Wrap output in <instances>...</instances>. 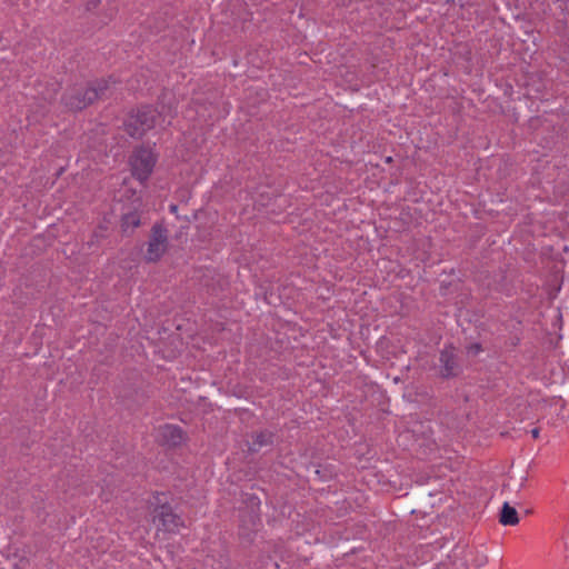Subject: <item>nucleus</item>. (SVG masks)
I'll list each match as a JSON object with an SVG mask.
<instances>
[{"label":"nucleus","instance_id":"nucleus-1","mask_svg":"<svg viewBox=\"0 0 569 569\" xmlns=\"http://www.w3.org/2000/svg\"><path fill=\"white\" fill-rule=\"evenodd\" d=\"M159 113L157 110L144 107L128 117L124 122L126 130L131 137H141L157 124Z\"/></svg>","mask_w":569,"mask_h":569},{"label":"nucleus","instance_id":"nucleus-2","mask_svg":"<svg viewBox=\"0 0 569 569\" xmlns=\"http://www.w3.org/2000/svg\"><path fill=\"white\" fill-rule=\"evenodd\" d=\"M157 162V156L152 148H139L130 158V167L133 177L143 182L150 177Z\"/></svg>","mask_w":569,"mask_h":569},{"label":"nucleus","instance_id":"nucleus-3","mask_svg":"<svg viewBox=\"0 0 569 569\" xmlns=\"http://www.w3.org/2000/svg\"><path fill=\"white\" fill-rule=\"evenodd\" d=\"M168 248V233L166 228L161 224H156L152 228L151 236L148 242L146 259L150 262L158 261Z\"/></svg>","mask_w":569,"mask_h":569},{"label":"nucleus","instance_id":"nucleus-4","mask_svg":"<svg viewBox=\"0 0 569 569\" xmlns=\"http://www.w3.org/2000/svg\"><path fill=\"white\" fill-rule=\"evenodd\" d=\"M153 522L157 525L159 530L173 532L182 526L180 517L172 512L170 506L162 505L154 509Z\"/></svg>","mask_w":569,"mask_h":569},{"label":"nucleus","instance_id":"nucleus-5","mask_svg":"<svg viewBox=\"0 0 569 569\" xmlns=\"http://www.w3.org/2000/svg\"><path fill=\"white\" fill-rule=\"evenodd\" d=\"M158 438L169 447H177L184 442L186 436L178 426L166 425L159 429Z\"/></svg>","mask_w":569,"mask_h":569},{"label":"nucleus","instance_id":"nucleus-6","mask_svg":"<svg viewBox=\"0 0 569 569\" xmlns=\"http://www.w3.org/2000/svg\"><path fill=\"white\" fill-rule=\"evenodd\" d=\"M82 91V93L77 96H68L66 98V106L73 110H81L99 97V92L94 88H86Z\"/></svg>","mask_w":569,"mask_h":569},{"label":"nucleus","instance_id":"nucleus-7","mask_svg":"<svg viewBox=\"0 0 569 569\" xmlns=\"http://www.w3.org/2000/svg\"><path fill=\"white\" fill-rule=\"evenodd\" d=\"M440 362L442 363V375L451 376L455 370V349L452 347L446 348L440 355Z\"/></svg>","mask_w":569,"mask_h":569},{"label":"nucleus","instance_id":"nucleus-8","mask_svg":"<svg viewBox=\"0 0 569 569\" xmlns=\"http://www.w3.org/2000/svg\"><path fill=\"white\" fill-rule=\"evenodd\" d=\"M499 520L503 526H516L519 522L518 512L508 502H505L500 512Z\"/></svg>","mask_w":569,"mask_h":569},{"label":"nucleus","instance_id":"nucleus-9","mask_svg":"<svg viewBox=\"0 0 569 569\" xmlns=\"http://www.w3.org/2000/svg\"><path fill=\"white\" fill-rule=\"evenodd\" d=\"M140 224V217L136 211L127 212L122 217V230L124 232L132 231Z\"/></svg>","mask_w":569,"mask_h":569},{"label":"nucleus","instance_id":"nucleus-10","mask_svg":"<svg viewBox=\"0 0 569 569\" xmlns=\"http://www.w3.org/2000/svg\"><path fill=\"white\" fill-rule=\"evenodd\" d=\"M271 435L268 433H260L257 436V440L254 442L258 443L260 447L267 445L270 441Z\"/></svg>","mask_w":569,"mask_h":569},{"label":"nucleus","instance_id":"nucleus-11","mask_svg":"<svg viewBox=\"0 0 569 569\" xmlns=\"http://www.w3.org/2000/svg\"><path fill=\"white\" fill-rule=\"evenodd\" d=\"M532 438L537 439L539 437V429L531 430Z\"/></svg>","mask_w":569,"mask_h":569},{"label":"nucleus","instance_id":"nucleus-12","mask_svg":"<svg viewBox=\"0 0 569 569\" xmlns=\"http://www.w3.org/2000/svg\"><path fill=\"white\" fill-rule=\"evenodd\" d=\"M170 211L171 212H176L177 211V206H170Z\"/></svg>","mask_w":569,"mask_h":569}]
</instances>
